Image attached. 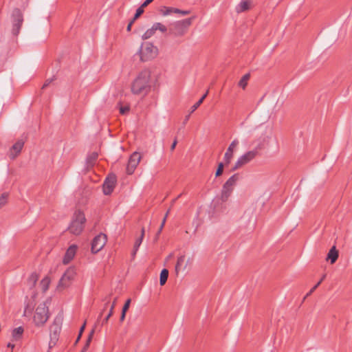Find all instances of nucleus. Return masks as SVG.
Instances as JSON below:
<instances>
[{
  "label": "nucleus",
  "instance_id": "obj_1",
  "mask_svg": "<svg viewBox=\"0 0 352 352\" xmlns=\"http://www.w3.org/2000/svg\"><path fill=\"white\" fill-rule=\"evenodd\" d=\"M151 72L144 69L139 73L131 84V91L135 95H145L151 89Z\"/></svg>",
  "mask_w": 352,
  "mask_h": 352
},
{
  "label": "nucleus",
  "instance_id": "obj_2",
  "mask_svg": "<svg viewBox=\"0 0 352 352\" xmlns=\"http://www.w3.org/2000/svg\"><path fill=\"white\" fill-rule=\"evenodd\" d=\"M85 221L86 219L83 212L80 210L76 211L68 227V230L71 234L79 235L84 229Z\"/></svg>",
  "mask_w": 352,
  "mask_h": 352
},
{
  "label": "nucleus",
  "instance_id": "obj_3",
  "mask_svg": "<svg viewBox=\"0 0 352 352\" xmlns=\"http://www.w3.org/2000/svg\"><path fill=\"white\" fill-rule=\"evenodd\" d=\"M138 54L141 61L146 62L155 58L157 56L158 49L153 43L145 42L141 45Z\"/></svg>",
  "mask_w": 352,
  "mask_h": 352
},
{
  "label": "nucleus",
  "instance_id": "obj_4",
  "mask_svg": "<svg viewBox=\"0 0 352 352\" xmlns=\"http://www.w3.org/2000/svg\"><path fill=\"white\" fill-rule=\"evenodd\" d=\"M239 179V175L238 173L234 174L232 175L223 185L221 193V200L223 202H226L230 196L231 195L234 186H236L238 180Z\"/></svg>",
  "mask_w": 352,
  "mask_h": 352
},
{
  "label": "nucleus",
  "instance_id": "obj_5",
  "mask_svg": "<svg viewBox=\"0 0 352 352\" xmlns=\"http://www.w3.org/2000/svg\"><path fill=\"white\" fill-rule=\"evenodd\" d=\"M49 318L48 307L45 302H42L38 305L35 310L33 318L34 322L36 326L44 324Z\"/></svg>",
  "mask_w": 352,
  "mask_h": 352
},
{
  "label": "nucleus",
  "instance_id": "obj_6",
  "mask_svg": "<svg viewBox=\"0 0 352 352\" xmlns=\"http://www.w3.org/2000/svg\"><path fill=\"white\" fill-rule=\"evenodd\" d=\"M191 19H186L173 23L169 28V34L180 36L185 34L186 29L191 24Z\"/></svg>",
  "mask_w": 352,
  "mask_h": 352
},
{
  "label": "nucleus",
  "instance_id": "obj_7",
  "mask_svg": "<svg viewBox=\"0 0 352 352\" xmlns=\"http://www.w3.org/2000/svg\"><path fill=\"white\" fill-rule=\"evenodd\" d=\"M258 153V152L256 148L245 153L237 159L236 162L231 168V171H235L244 165L248 164L257 156Z\"/></svg>",
  "mask_w": 352,
  "mask_h": 352
},
{
  "label": "nucleus",
  "instance_id": "obj_8",
  "mask_svg": "<svg viewBox=\"0 0 352 352\" xmlns=\"http://www.w3.org/2000/svg\"><path fill=\"white\" fill-rule=\"evenodd\" d=\"M76 274V270L74 267L68 268L59 280L58 289H63L67 287L71 281L74 279Z\"/></svg>",
  "mask_w": 352,
  "mask_h": 352
},
{
  "label": "nucleus",
  "instance_id": "obj_9",
  "mask_svg": "<svg viewBox=\"0 0 352 352\" xmlns=\"http://www.w3.org/2000/svg\"><path fill=\"white\" fill-rule=\"evenodd\" d=\"M12 34L17 36L20 32L23 18L21 10L16 8L13 10L12 14Z\"/></svg>",
  "mask_w": 352,
  "mask_h": 352
},
{
  "label": "nucleus",
  "instance_id": "obj_10",
  "mask_svg": "<svg viewBox=\"0 0 352 352\" xmlns=\"http://www.w3.org/2000/svg\"><path fill=\"white\" fill-rule=\"evenodd\" d=\"M107 242V236L104 234H100L94 237L91 243V252L98 253L104 246Z\"/></svg>",
  "mask_w": 352,
  "mask_h": 352
},
{
  "label": "nucleus",
  "instance_id": "obj_11",
  "mask_svg": "<svg viewBox=\"0 0 352 352\" xmlns=\"http://www.w3.org/2000/svg\"><path fill=\"white\" fill-rule=\"evenodd\" d=\"M141 160V155L138 152H134L129 157L126 171L128 175H132Z\"/></svg>",
  "mask_w": 352,
  "mask_h": 352
},
{
  "label": "nucleus",
  "instance_id": "obj_12",
  "mask_svg": "<svg viewBox=\"0 0 352 352\" xmlns=\"http://www.w3.org/2000/svg\"><path fill=\"white\" fill-rule=\"evenodd\" d=\"M116 177L113 174L109 175L105 179L103 184V192L106 195H110L116 186Z\"/></svg>",
  "mask_w": 352,
  "mask_h": 352
},
{
  "label": "nucleus",
  "instance_id": "obj_13",
  "mask_svg": "<svg viewBox=\"0 0 352 352\" xmlns=\"http://www.w3.org/2000/svg\"><path fill=\"white\" fill-rule=\"evenodd\" d=\"M239 140L237 139H235L229 145L223 156V162L226 165H228L231 162L233 158L234 151L237 146L239 145Z\"/></svg>",
  "mask_w": 352,
  "mask_h": 352
},
{
  "label": "nucleus",
  "instance_id": "obj_14",
  "mask_svg": "<svg viewBox=\"0 0 352 352\" xmlns=\"http://www.w3.org/2000/svg\"><path fill=\"white\" fill-rule=\"evenodd\" d=\"M77 248L78 247L76 245H72L69 247L63 260L64 264L69 263L74 258L76 253Z\"/></svg>",
  "mask_w": 352,
  "mask_h": 352
},
{
  "label": "nucleus",
  "instance_id": "obj_15",
  "mask_svg": "<svg viewBox=\"0 0 352 352\" xmlns=\"http://www.w3.org/2000/svg\"><path fill=\"white\" fill-rule=\"evenodd\" d=\"M160 12L164 16L169 15L173 12L179 13L182 15H187L190 13V11H188V10H182L178 8H174L166 7V6H163L161 8Z\"/></svg>",
  "mask_w": 352,
  "mask_h": 352
},
{
  "label": "nucleus",
  "instance_id": "obj_16",
  "mask_svg": "<svg viewBox=\"0 0 352 352\" xmlns=\"http://www.w3.org/2000/svg\"><path fill=\"white\" fill-rule=\"evenodd\" d=\"M24 145V142L22 140H18L11 148L10 151V157L14 159L18 154L20 153Z\"/></svg>",
  "mask_w": 352,
  "mask_h": 352
},
{
  "label": "nucleus",
  "instance_id": "obj_17",
  "mask_svg": "<svg viewBox=\"0 0 352 352\" xmlns=\"http://www.w3.org/2000/svg\"><path fill=\"white\" fill-rule=\"evenodd\" d=\"M98 154L97 152H93L90 153L86 159V169L87 170H90L96 164V162L98 159Z\"/></svg>",
  "mask_w": 352,
  "mask_h": 352
},
{
  "label": "nucleus",
  "instance_id": "obj_18",
  "mask_svg": "<svg viewBox=\"0 0 352 352\" xmlns=\"http://www.w3.org/2000/svg\"><path fill=\"white\" fill-rule=\"evenodd\" d=\"M60 330V328L57 325L51 327V341L50 342V346L52 347V344L54 345L56 344V341L58 340V333Z\"/></svg>",
  "mask_w": 352,
  "mask_h": 352
},
{
  "label": "nucleus",
  "instance_id": "obj_19",
  "mask_svg": "<svg viewBox=\"0 0 352 352\" xmlns=\"http://www.w3.org/2000/svg\"><path fill=\"white\" fill-rule=\"evenodd\" d=\"M185 262V256L182 255L177 258V261L175 265V271L177 273H178L182 270H185L186 267V264L184 263Z\"/></svg>",
  "mask_w": 352,
  "mask_h": 352
},
{
  "label": "nucleus",
  "instance_id": "obj_20",
  "mask_svg": "<svg viewBox=\"0 0 352 352\" xmlns=\"http://www.w3.org/2000/svg\"><path fill=\"white\" fill-rule=\"evenodd\" d=\"M23 331L24 329L22 327L14 329L12 331V340L14 341L19 340L23 336Z\"/></svg>",
  "mask_w": 352,
  "mask_h": 352
},
{
  "label": "nucleus",
  "instance_id": "obj_21",
  "mask_svg": "<svg viewBox=\"0 0 352 352\" xmlns=\"http://www.w3.org/2000/svg\"><path fill=\"white\" fill-rule=\"evenodd\" d=\"M338 257V252L336 250L335 246L332 247L327 254V259L331 261V263H334Z\"/></svg>",
  "mask_w": 352,
  "mask_h": 352
},
{
  "label": "nucleus",
  "instance_id": "obj_22",
  "mask_svg": "<svg viewBox=\"0 0 352 352\" xmlns=\"http://www.w3.org/2000/svg\"><path fill=\"white\" fill-rule=\"evenodd\" d=\"M250 8V2L248 1H242L236 8L237 12H242Z\"/></svg>",
  "mask_w": 352,
  "mask_h": 352
},
{
  "label": "nucleus",
  "instance_id": "obj_23",
  "mask_svg": "<svg viewBox=\"0 0 352 352\" xmlns=\"http://www.w3.org/2000/svg\"><path fill=\"white\" fill-rule=\"evenodd\" d=\"M168 276V270L163 269L161 271L160 277V283L161 285H164L166 283Z\"/></svg>",
  "mask_w": 352,
  "mask_h": 352
},
{
  "label": "nucleus",
  "instance_id": "obj_24",
  "mask_svg": "<svg viewBox=\"0 0 352 352\" xmlns=\"http://www.w3.org/2000/svg\"><path fill=\"white\" fill-rule=\"evenodd\" d=\"M208 94V90L206 92L205 94L203 95V96L195 104H193L190 108V114L193 113L203 102L204 100L206 98Z\"/></svg>",
  "mask_w": 352,
  "mask_h": 352
},
{
  "label": "nucleus",
  "instance_id": "obj_25",
  "mask_svg": "<svg viewBox=\"0 0 352 352\" xmlns=\"http://www.w3.org/2000/svg\"><path fill=\"white\" fill-rule=\"evenodd\" d=\"M144 228H143L141 230V235L140 236L136 239L135 242V244H134V249H135V253L137 252V251L138 250V248L140 246L142 242V240H143V238H144Z\"/></svg>",
  "mask_w": 352,
  "mask_h": 352
},
{
  "label": "nucleus",
  "instance_id": "obj_26",
  "mask_svg": "<svg viewBox=\"0 0 352 352\" xmlns=\"http://www.w3.org/2000/svg\"><path fill=\"white\" fill-rule=\"evenodd\" d=\"M155 32V30L153 29L152 26L150 29L147 30L144 34L142 36V38L143 40H146L150 38Z\"/></svg>",
  "mask_w": 352,
  "mask_h": 352
},
{
  "label": "nucleus",
  "instance_id": "obj_27",
  "mask_svg": "<svg viewBox=\"0 0 352 352\" xmlns=\"http://www.w3.org/2000/svg\"><path fill=\"white\" fill-rule=\"evenodd\" d=\"M249 78H250V74H245L242 77V78L239 80V86L243 89H245L247 85L248 80H249Z\"/></svg>",
  "mask_w": 352,
  "mask_h": 352
},
{
  "label": "nucleus",
  "instance_id": "obj_28",
  "mask_svg": "<svg viewBox=\"0 0 352 352\" xmlns=\"http://www.w3.org/2000/svg\"><path fill=\"white\" fill-rule=\"evenodd\" d=\"M153 29L155 30H160L162 32H165L167 31V28L165 25L162 24L161 23H155L153 25Z\"/></svg>",
  "mask_w": 352,
  "mask_h": 352
},
{
  "label": "nucleus",
  "instance_id": "obj_29",
  "mask_svg": "<svg viewBox=\"0 0 352 352\" xmlns=\"http://www.w3.org/2000/svg\"><path fill=\"white\" fill-rule=\"evenodd\" d=\"M116 298L114 300L111 307V309H110V313H109L107 314V316L103 319L102 322V324H104L105 323L107 322L108 320L109 319V318L112 316L113 314V310L114 309V307L116 305Z\"/></svg>",
  "mask_w": 352,
  "mask_h": 352
},
{
  "label": "nucleus",
  "instance_id": "obj_30",
  "mask_svg": "<svg viewBox=\"0 0 352 352\" xmlns=\"http://www.w3.org/2000/svg\"><path fill=\"white\" fill-rule=\"evenodd\" d=\"M50 282V280L49 278H47V277H45L41 280V285L42 289L43 292H45L46 290H47V289L49 287Z\"/></svg>",
  "mask_w": 352,
  "mask_h": 352
},
{
  "label": "nucleus",
  "instance_id": "obj_31",
  "mask_svg": "<svg viewBox=\"0 0 352 352\" xmlns=\"http://www.w3.org/2000/svg\"><path fill=\"white\" fill-rule=\"evenodd\" d=\"M224 164L225 163H223V162H220L219 164H218V167H217V169L216 170V173H215V176L217 177H219L220 175H222L223 173V166H224Z\"/></svg>",
  "mask_w": 352,
  "mask_h": 352
},
{
  "label": "nucleus",
  "instance_id": "obj_32",
  "mask_svg": "<svg viewBox=\"0 0 352 352\" xmlns=\"http://www.w3.org/2000/svg\"><path fill=\"white\" fill-rule=\"evenodd\" d=\"M326 277V275L324 274L322 276V277L321 278V279L318 282L317 284H316L315 286H314L307 293V296H308L309 295H311L314 291L315 289L321 284V283L322 282V280L325 278Z\"/></svg>",
  "mask_w": 352,
  "mask_h": 352
},
{
  "label": "nucleus",
  "instance_id": "obj_33",
  "mask_svg": "<svg viewBox=\"0 0 352 352\" xmlns=\"http://www.w3.org/2000/svg\"><path fill=\"white\" fill-rule=\"evenodd\" d=\"M8 195L7 193H3L0 196V208L5 206L7 202Z\"/></svg>",
  "mask_w": 352,
  "mask_h": 352
},
{
  "label": "nucleus",
  "instance_id": "obj_34",
  "mask_svg": "<svg viewBox=\"0 0 352 352\" xmlns=\"http://www.w3.org/2000/svg\"><path fill=\"white\" fill-rule=\"evenodd\" d=\"M93 333H94V330H92L91 332L89 333V337L87 340L86 344H85V346L83 347L81 352H85L87 350V349L89 347V343L92 338Z\"/></svg>",
  "mask_w": 352,
  "mask_h": 352
},
{
  "label": "nucleus",
  "instance_id": "obj_35",
  "mask_svg": "<svg viewBox=\"0 0 352 352\" xmlns=\"http://www.w3.org/2000/svg\"><path fill=\"white\" fill-rule=\"evenodd\" d=\"M144 12V9L141 6L139 7L135 12V16L133 17V21L136 20L142 13Z\"/></svg>",
  "mask_w": 352,
  "mask_h": 352
},
{
  "label": "nucleus",
  "instance_id": "obj_36",
  "mask_svg": "<svg viewBox=\"0 0 352 352\" xmlns=\"http://www.w3.org/2000/svg\"><path fill=\"white\" fill-rule=\"evenodd\" d=\"M129 111V107H128V106L120 107V113L122 115L126 114Z\"/></svg>",
  "mask_w": 352,
  "mask_h": 352
},
{
  "label": "nucleus",
  "instance_id": "obj_37",
  "mask_svg": "<svg viewBox=\"0 0 352 352\" xmlns=\"http://www.w3.org/2000/svg\"><path fill=\"white\" fill-rule=\"evenodd\" d=\"M130 303H131V299H128L123 306V308L122 310V311H123V312H126V311L128 310V309L130 306Z\"/></svg>",
  "mask_w": 352,
  "mask_h": 352
},
{
  "label": "nucleus",
  "instance_id": "obj_38",
  "mask_svg": "<svg viewBox=\"0 0 352 352\" xmlns=\"http://www.w3.org/2000/svg\"><path fill=\"white\" fill-rule=\"evenodd\" d=\"M53 80L54 78L47 79L44 85H43L42 89H45V87H47Z\"/></svg>",
  "mask_w": 352,
  "mask_h": 352
},
{
  "label": "nucleus",
  "instance_id": "obj_39",
  "mask_svg": "<svg viewBox=\"0 0 352 352\" xmlns=\"http://www.w3.org/2000/svg\"><path fill=\"white\" fill-rule=\"evenodd\" d=\"M30 280L32 281V285L34 286L36 282V276L35 274H32L30 276Z\"/></svg>",
  "mask_w": 352,
  "mask_h": 352
},
{
  "label": "nucleus",
  "instance_id": "obj_40",
  "mask_svg": "<svg viewBox=\"0 0 352 352\" xmlns=\"http://www.w3.org/2000/svg\"><path fill=\"white\" fill-rule=\"evenodd\" d=\"M153 0H146L141 6L142 8L146 7L149 3H151Z\"/></svg>",
  "mask_w": 352,
  "mask_h": 352
},
{
  "label": "nucleus",
  "instance_id": "obj_41",
  "mask_svg": "<svg viewBox=\"0 0 352 352\" xmlns=\"http://www.w3.org/2000/svg\"><path fill=\"white\" fill-rule=\"evenodd\" d=\"M176 145H177V140H175L174 142H173L171 146H170V150L173 151L175 149Z\"/></svg>",
  "mask_w": 352,
  "mask_h": 352
},
{
  "label": "nucleus",
  "instance_id": "obj_42",
  "mask_svg": "<svg viewBox=\"0 0 352 352\" xmlns=\"http://www.w3.org/2000/svg\"><path fill=\"white\" fill-rule=\"evenodd\" d=\"M125 316H126V312H123V311H122V314H121V316H120V321H123L124 320Z\"/></svg>",
  "mask_w": 352,
  "mask_h": 352
},
{
  "label": "nucleus",
  "instance_id": "obj_43",
  "mask_svg": "<svg viewBox=\"0 0 352 352\" xmlns=\"http://www.w3.org/2000/svg\"><path fill=\"white\" fill-rule=\"evenodd\" d=\"M85 327V323L83 324V325L81 327V328L80 329V332H79L80 336H81L82 331H84Z\"/></svg>",
  "mask_w": 352,
  "mask_h": 352
},
{
  "label": "nucleus",
  "instance_id": "obj_44",
  "mask_svg": "<svg viewBox=\"0 0 352 352\" xmlns=\"http://www.w3.org/2000/svg\"><path fill=\"white\" fill-rule=\"evenodd\" d=\"M189 118H190V114H188V115H187V116H186V118H185V119H184V124H185L188 122V120Z\"/></svg>",
  "mask_w": 352,
  "mask_h": 352
},
{
  "label": "nucleus",
  "instance_id": "obj_45",
  "mask_svg": "<svg viewBox=\"0 0 352 352\" xmlns=\"http://www.w3.org/2000/svg\"><path fill=\"white\" fill-rule=\"evenodd\" d=\"M133 22V21H131V23H129V24L127 25V28H126V29H127V31H130V30H131V25H132Z\"/></svg>",
  "mask_w": 352,
  "mask_h": 352
},
{
  "label": "nucleus",
  "instance_id": "obj_46",
  "mask_svg": "<svg viewBox=\"0 0 352 352\" xmlns=\"http://www.w3.org/2000/svg\"><path fill=\"white\" fill-rule=\"evenodd\" d=\"M166 217H164V219L162 220V224H161L162 227H164V226L165 224V222H166Z\"/></svg>",
  "mask_w": 352,
  "mask_h": 352
},
{
  "label": "nucleus",
  "instance_id": "obj_47",
  "mask_svg": "<svg viewBox=\"0 0 352 352\" xmlns=\"http://www.w3.org/2000/svg\"><path fill=\"white\" fill-rule=\"evenodd\" d=\"M166 217H164V219L162 220V224H161L162 227H164V226L165 224V222H166Z\"/></svg>",
  "mask_w": 352,
  "mask_h": 352
},
{
  "label": "nucleus",
  "instance_id": "obj_48",
  "mask_svg": "<svg viewBox=\"0 0 352 352\" xmlns=\"http://www.w3.org/2000/svg\"><path fill=\"white\" fill-rule=\"evenodd\" d=\"M166 217H164V219L162 220V224H161L162 227H164V226L165 224V222H166Z\"/></svg>",
  "mask_w": 352,
  "mask_h": 352
},
{
  "label": "nucleus",
  "instance_id": "obj_49",
  "mask_svg": "<svg viewBox=\"0 0 352 352\" xmlns=\"http://www.w3.org/2000/svg\"><path fill=\"white\" fill-rule=\"evenodd\" d=\"M8 347H10V348L13 349L14 347V345L11 344V343H8Z\"/></svg>",
  "mask_w": 352,
  "mask_h": 352
},
{
  "label": "nucleus",
  "instance_id": "obj_50",
  "mask_svg": "<svg viewBox=\"0 0 352 352\" xmlns=\"http://www.w3.org/2000/svg\"><path fill=\"white\" fill-rule=\"evenodd\" d=\"M163 229V227H162V226H160V228H159V230H158V234L161 232V231Z\"/></svg>",
  "mask_w": 352,
  "mask_h": 352
},
{
  "label": "nucleus",
  "instance_id": "obj_51",
  "mask_svg": "<svg viewBox=\"0 0 352 352\" xmlns=\"http://www.w3.org/2000/svg\"><path fill=\"white\" fill-rule=\"evenodd\" d=\"M176 200H177L176 199H174L172 201V203H171V205H172V206L175 204V202L176 201Z\"/></svg>",
  "mask_w": 352,
  "mask_h": 352
},
{
  "label": "nucleus",
  "instance_id": "obj_52",
  "mask_svg": "<svg viewBox=\"0 0 352 352\" xmlns=\"http://www.w3.org/2000/svg\"><path fill=\"white\" fill-rule=\"evenodd\" d=\"M81 336H80V334L78 335V338H77V340H76V342H78V340H80V338Z\"/></svg>",
  "mask_w": 352,
  "mask_h": 352
},
{
  "label": "nucleus",
  "instance_id": "obj_53",
  "mask_svg": "<svg viewBox=\"0 0 352 352\" xmlns=\"http://www.w3.org/2000/svg\"><path fill=\"white\" fill-rule=\"evenodd\" d=\"M135 254H136V253H135V249L133 248V251L132 254H133V256H135Z\"/></svg>",
  "mask_w": 352,
  "mask_h": 352
},
{
  "label": "nucleus",
  "instance_id": "obj_54",
  "mask_svg": "<svg viewBox=\"0 0 352 352\" xmlns=\"http://www.w3.org/2000/svg\"><path fill=\"white\" fill-rule=\"evenodd\" d=\"M169 212H170V209L168 210V211L166 212V214L168 215Z\"/></svg>",
  "mask_w": 352,
  "mask_h": 352
},
{
  "label": "nucleus",
  "instance_id": "obj_55",
  "mask_svg": "<svg viewBox=\"0 0 352 352\" xmlns=\"http://www.w3.org/2000/svg\"><path fill=\"white\" fill-rule=\"evenodd\" d=\"M169 212H170V209L168 210V211L166 212V214L168 215Z\"/></svg>",
  "mask_w": 352,
  "mask_h": 352
},
{
  "label": "nucleus",
  "instance_id": "obj_56",
  "mask_svg": "<svg viewBox=\"0 0 352 352\" xmlns=\"http://www.w3.org/2000/svg\"><path fill=\"white\" fill-rule=\"evenodd\" d=\"M181 195H182L181 194L179 195L175 199H177L178 198H179L181 197Z\"/></svg>",
  "mask_w": 352,
  "mask_h": 352
}]
</instances>
